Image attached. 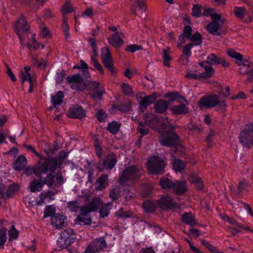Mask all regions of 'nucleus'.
<instances>
[{"mask_svg": "<svg viewBox=\"0 0 253 253\" xmlns=\"http://www.w3.org/2000/svg\"><path fill=\"white\" fill-rule=\"evenodd\" d=\"M25 147L28 150L31 151L41 159L34 169V172L37 176L47 172L51 173H53L57 168L62 165L65 159L68 155V152L62 151L60 152L58 157L55 158H48L46 161H43L42 156L38 153L31 145H25Z\"/></svg>", "mask_w": 253, "mask_h": 253, "instance_id": "1", "label": "nucleus"}, {"mask_svg": "<svg viewBox=\"0 0 253 253\" xmlns=\"http://www.w3.org/2000/svg\"><path fill=\"white\" fill-rule=\"evenodd\" d=\"M66 81L72 89L77 91L86 88L93 98H101L104 90L102 86L98 82L90 81L86 84L79 74H75L66 78Z\"/></svg>", "mask_w": 253, "mask_h": 253, "instance_id": "2", "label": "nucleus"}, {"mask_svg": "<svg viewBox=\"0 0 253 253\" xmlns=\"http://www.w3.org/2000/svg\"><path fill=\"white\" fill-rule=\"evenodd\" d=\"M102 200L99 198H95L92 200L90 203L84 207L75 219L76 224L81 225H89L91 222V219L89 213L94 211L97 208L100 207Z\"/></svg>", "mask_w": 253, "mask_h": 253, "instance_id": "3", "label": "nucleus"}, {"mask_svg": "<svg viewBox=\"0 0 253 253\" xmlns=\"http://www.w3.org/2000/svg\"><path fill=\"white\" fill-rule=\"evenodd\" d=\"M198 106L201 109L212 108L217 106V110L221 111H225L227 108L225 102L219 101L218 97L216 95L202 97L198 102Z\"/></svg>", "mask_w": 253, "mask_h": 253, "instance_id": "4", "label": "nucleus"}, {"mask_svg": "<svg viewBox=\"0 0 253 253\" xmlns=\"http://www.w3.org/2000/svg\"><path fill=\"white\" fill-rule=\"evenodd\" d=\"M140 176L139 169L135 166L126 167L120 178L123 185H129L137 180Z\"/></svg>", "mask_w": 253, "mask_h": 253, "instance_id": "5", "label": "nucleus"}, {"mask_svg": "<svg viewBox=\"0 0 253 253\" xmlns=\"http://www.w3.org/2000/svg\"><path fill=\"white\" fill-rule=\"evenodd\" d=\"M199 64L202 68H204L205 72L197 74L191 70H188L185 77L189 79L200 80L202 78H209L214 74V70L213 68L207 65L205 61L200 62Z\"/></svg>", "mask_w": 253, "mask_h": 253, "instance_id": "6", "label": "nucleus"}, {"mask_svg": "<svg viewBox=\"0 0 253 253\" xmlns=\"http://www.w3.org/2000/svg\"><path fill=\"white\" fill-rule=\"evenodd\" d=\"M165 166L164 161L159 157L152 156L148 159V170L151 174L163 173Z\"/></svg>", "mask_w": 253, "mask_h": 253, "instance_id": "7", "label": "nucleus"}, {"mask_svg": "<svg viewBox=\"0 0 253 253\" xmlns=\"http://www.w3.org/2000/svg\"><path fill=\"white\" fill-rule=\"evenodd\" d=\"M101 59L105 66L112 74L116 73V69L114 68L113 59L108 47H105L101 49Z\"/></svg>", "mask_w": 253, "mask_h": 253, "instance_id": "8", "label": "nucleus"}, {"mask_svg": "<svg viewBox=\"0 0 253 253\" xmlns=\"http://www.w3.org/2000/svg\"><path fill=\"white\" fill-rule=\"evenodd\" d=\"M146 124L141 122L138 126V130L142 135H145L148 132L149 128L151 126L152 123L157 121L154 115L152 113L147 114L145 116Z\"/></svg>", "mask_w": 253, "mask_h": 253, "instance_id": "9", "label": "nucleus"}, {"mask_svg": "<svg viewBox=\"0 0 253 253\" xmlns=\"http://www.w3.org/2000/svg\"><path fill=\"white\" fill-rule=\"evenodd\" d=\"M116 159L115 155L113 153L108 154L103 161L99 163L97 166V169L100 171L104 169H111L115 165Z\"/></svg>", "mask_w": 253, "mask_h": 253, "instance_id": "10", "label": "nucleus"}, {"mask_svg": "<svg viewBox=\"0 0 253 253\" xmlns=\"http://www.w3.org/2000/svg\"><path fill=\"white\" fill-rule=\"evenodd\" d=\"M28 29L29 27L27 24L24 17L23 16H20L19 19L14 24V30L20 39L21 44H22L23 39L21 33H27Z\"/></svg>", "mask_w": 253, "mask_h": 253, "instance_id": "11", "label": "nucleus"}, {"mask_svg": "<svg viewBox=\"0 0 253 253\" xmlns=\"http://www.w3.org/2000/svg\"><path fill=\"white\" fill-rule=\"evenodd\" d=\"M178 139L179 137L175 133L170 132L167 134L166 138H160V142L162 145L172 147L178 144Z\"/></svg>", "mask_w": 253, "mask_h": 253, "instance_id": "12", "label": "nucleus"}, {"mask_svg": "<svg viewBox=\"0 0 253 253\" xmlns=\"http://www.w3.org/2000/svg\"><path fill=\"white\" fill-rule=\"evenodd\" d=\"M212 22L207 27V30L212 35H219L217 30L220 27V17L219 15H212L211 16Z\"/></svg>", "mask_w": 253, "mask_h": 253, "instance_id": "13", "label": "nucleus"}, {"mask_svg": "<svg viewBox=\"0 0 253 253\" xmlns=\"http://www.w3.org/2000/svg\"><path fill=\"white\" fill-rule=\"evenodd\" d=\"M124 37V35L122 32H117L109 36L108 38V41L112 46L115 47H119L124 43L123 40Z\"/></svg>", "mask_w": 253, "mask_h": 253, "instance_id": "14", "label": "nucleus"}, {"mask_svg": "<svg viewBox=\"0 0 253 253\" xmlns=\"http://www.w3.org/2000/svg\"><path fill=\"white\" fill-rule=\"evenodd\" d=\"M157 204L162 209H171L175 207L172 199L169 196L162 198L157 202Z\"/></svg>", "mask_w": 253, "mask_h": 253, "instance_id": "15", "label": "nucleus"}, {"mask_svg": "<svg viewBox=\"0 0 253 253\" xmlns=\"http://www.w3.org/2000/svg\"><path fill=\"white\" fill-rule=\"evenodd\" d=\"M171 190L172 191L177 194H182L185 193L187 187L185 181H176L173 182Z\"/></svg>", "mask_w": 253, "mask_h": 253, "instance_id": "16", "label": "nucleus"}, {"mask_svg": "<svg viewBox=\"0 0 253 253\" xmlns=\"http://www.w3.org/2000/svg\"><path fill=\"white\" fill-rule=\"evenodd\" d=\"M69 115L74 118H82L85 115V112L82 107L76 105L70 109Z\"/></svg>", "mask_w": 253, "mask_h": 253, "instance_id": "17", "label": "nucleus"}, {"mask_svg": "<svg viewBox=\"0 0 253 253\" xmlns=\"http://www.w3.org/2000/svg\"><path fill=\"white\" fill-rule=\"evenodd\" d=\"M89 246L97 252H99L106 247V243L103 238H99L92 242Z\"/></svg>", "mask_w": 253, "mask_h": 253, "instance_id": "18", "label": "nucleus"}, {"mask_svg": "<svg viewBox=\"0 0 253 253\" xmlns=\"http://www.w3.org/2000/svg\"><path fill=\"white\" fill-rule=\"evenodd\" d=\"M156 99V94H153L144 97L139 103L140 109L143 111L146 107L154 103Z\"/></svg>", "mask_w": 253, "mask_h": 253, "instance_id": "19", "label": "nucleus"}, {"mask_svg": "<svg viewBox=\"0 0 253 253\" xmlns=\"http://www.w3.org/2000/svg\"><path fill=\"white\" fill-rule=\"evenodd\" d=\"M168 102L164 100L157 101L154 106V109L158 113H164L168 107Z\"/></svg>", "mask_w": 253, "mask_h": 253, "instance_id": "20", "label": "nucleus"}, {"mask_svg": "<svg viewBox=\"0 0 253 253\" xmlns=\"http://www.w3.org/2000/svg\"><path fill=\"white\" fill-rule=\"evenodd\" d=\"M65 219L64 216L59 214H55L51 217V223L57 228H60L64 226Z\"/></svg>", "mask_w": 253, "mask_h": 253, "instance_id": "21", "label": "nucleus"}, {"mask_svg": "<svg viewBox=\"0 0 253 253\" xmlns=\"http://www.w3.org/2000/svg\"><path fill=\"white\" fill-rule=\"evenodd\" d=\"M97 50H93L91 54L90 58H91V62L94 68L98 70L100 74H104V70L102 67L101 65L97 61Z\"/></svg>", "mask_w": 253, "mask_h": 253, "instance_id": "22", "label": "nucleus"}, {"mask_svg": "<svg viewBox=\"0 0 253 253\" xmlns=\"http://www.w3.org/2000/svg\"><path fill=\"white\" fill-rule=\"evenodd\" d=\"M27 164V160L25 156L21 155L17 158L14 164V168L16 170H21L24 169Z\"/></svg>", "mask_w": 253, "mask_h": 253, "instance_id": "23", "label": "nucleus"}, {"mask_svg": "<svg viewBox=\"0 0 253 253\" xmlns=\"http://www.w3.org/2000/svg\"><path fill=\"white\" fill-rule=\"evenodd\" d=\"M182 220L183 223L191 226H194L197 223L194 216L191 212H187L182 214Z\"/></svg>", "mask_w": 253, "mask_h": 253, "instance_id": "24", "label": "nucleus"}, {"mask_svg": "<svg viewBox=\"0 0 253 253\" xmlns=\"http://www.w3.org/2000/svg\"><path fill=\"white\" fill-rule=\"evenodd\" d=\"M234 13L237 18L240 19H243L245 16H248L250 19L251 16L249 14L248 11L244 7H236L234 9Z\"/></svg>", "mask_w": 253, "mask_h": 253, "instance_id": "25", "label": "nucleus"}, {"mask_svg": "<svg viewBox=\"0 0 253 253\" xmlns=\"http://www.w3.org/2000/svg\"><path fill=\"white\" fill-rule=\"evenodd\" d=\"M45 182L42 181L41 179L40 180H34L30 183L29 188L30 191L32 192L36 191H40L42 189V186L44 185Z\"/></svg>", "mask_w": 253, "mask_h": 253, "instance_id": "26", "label": "nucleus"}, {"mask_svg": "<svg viewBox=\"0 0 253 253\" xmlns=\"http://www.w3.org/2000/svg\"><path fill=\"white\" fill-rule=\"evenodd\" d=\"M170 110L173 114L181 115L186 114L188 112V109L185 105L173 106Z\"/></svg>", "mask_w": 253, "mask_h": 253, "instance_id": "27", "label": "nucleus"}, {"mask_svg": "<svg viewBox=\"0 0 253 253\" xmlns=\"http://www.w3.org/2000/svg\"><path fill=\"white\" fill-rule=\"evenodd\" d=\"M96 189L101 190L105 188L108 185V177L106 175H103L99 177L96 183Z\"/></svg>", "mask_w": 253, "mask_h": 253, "instance_id": "28", "label": "nucleus"}, {"mask_svg": "<svg viewBox=\"0 0 253 253\" xmlns=\"http://www.w3.org/2000/svg\"><path fill=\"white\" fill-rule=\"evenodd\" d=\"M64 93L61 91H59L54 95L52 96L51 101L54 106L60 105L63 102Z\"/></svg>", "mask_w": 253, "mask_h": 253, "instance_id": "29", "label": "nucleus"}, {"mask_svg": "<svg viewBox=\"0 0 253 253\" xmlns=\"http://www.w3.org/2000/svg\"><path fill=\"white\" fill-rule=\"evenodd\" d=\"M252 136L248 132L243 130L240 133L239 140L241 143L247 145L252 139Z\"/></svg>", "mask_w": 253, "mask_h": 253, "instance_id": "30", "label": "nucleus"}, {"mask_svg": "<svg viewBox=\"0 0 253 253\" xmlns=\"http://www.w3.org/2000/svg\"><path fill=\"white\" fill-rule=\"evenodd\" d=\"M221 61V58H218L214 54H211L207 57V61L205 62L208 66L214 64H219Z\"/></svg>", "mask_w": 253, "mask_h": 253, "instance_id": "31", "label": "nucleus"}, {"mask_svg": "<svg viewBox=\"0 0 253 253\" xmlns=\"http://www.w3.org/2000/svg\"><path fill=\"white\" fill-rule=\"evenodd\" d=\"M170 50V48L169 47H167L162 50V58L164 60V65L167 66H169V63L171 60V57L169 55Z\"/></svg>", "mask_w": 253, "mask_h": 253, "instance_id": "32", "label": "nucleus"}, {"mask_svg": "<svg viewBox=\"0 0 253 253\" xmlns=\"http://www.w3.org/2000/svg\"><path fill=\"white\" fill-rule=\"evenodd\" d=\"M173 169L176 171L181 172L185 168V163L180 159H175L172 163Z\"/></svg>", "mask_w": 253, "mask_h": 253, "instance_id": "33", "label": "nucleus"}, {"mask_svg": "<svg viewBox=\"0 0 253 253\" xmlns=\"http://www.w3.org/2000/svg\"><path fill=\"white\" fill-rule=\"evenodd\" d=\"M68 208L72 212H80L84 207H82L77 201H72L68 203Z\"/></svg>", "mask_w": 253, "mask_h": 253, "instance_id": "34", "label": "nucleus"}, {"mask_svg": "<svg viewBox=\"0 0 253 253\" xmlns=\"http://www.w3.org/2000/svg\"><path fill=\"white\" fill-rule=\"evenodd\" d=\"M194 46L200 45L202 42V36L199 33L191 35L189 38Z\"/></svg>", "mask_w": 253, "mask_h": 253, "instance_id": "35", "label": "nucleus"}, {"mask_svg": "<svg viewBox=\"0 0 253 253\" xmlns=\"http://www.w3.org/2000/svg\"><path fill=\"white\" fill-rule=\"evenodd\" d=\"M157 205V203L156 204L151 201H146L143 204V208L146 212H152L155 210Z\"/></svg>", "mask_w": 253, "mask_h": 253, "instance_id": "36", "label": "nucleus"}, {"mask_svg": "<svg viewBox=\"0 0 253 253\" xmlns=\"http://www.w3.org/2000/svg\"><path fill=\"white\" fill-rule=\"evenodd\" d=\"M116 215L120 218H127L133 215L132 212L124 211L123 208H121L116 212Z\"/></svg>", "mask_w": 253, "mask_h": 253, "instance_id": "37", "label": "nucleus"}, {"mask_svg": "<svg viewBox=\"0 0 253 253\" xmlns=\"http://www.w3.org/2000/svg\"><path fill=\"white\" fill-rule=\"evenodd\" d=\"M20 81L22 84H23L25 81H29V84L32 83L33 80L31 78V75L30 73H24L23 71H21L19 75Z\"/></svg>", "mask_w": 253, "mask_h": 253, "instance_id": "38", "label": "nucleus"}, {"mask_svg": "<svg viewBox=\"0 0 253 253\" xmlns=\"http://www.w3.org/2000/svg\"><path fill=\"white\" fill-rule=\"evenodd\" d=\"M120 124L113 121L108 125L107 129L112 133L116 134L119 130Z\"/></svg>", "mask_w": 253, "mask_h": 253, "instance_id": "39", "label": "nucleus"}, {"mask_svg": "<svg viewBox=\"0 0 253 253\" xmlns=\"http://www.w3.org/2000/svg\"><path fill=\"white\" fill-rule=\"evenodd\" d=\"M160 184L164 189H171L173 182L168 178L164 177L161 180Z\"/></svg>", "mask_w": 253, "mask_h": 253, "instance_id": "40", "label": "nucleus"}, {"mask_svg": "<svg viewBox=\"0 0 253 253\" xmlns=\"http://www.w3.org/2000/svg\"><path fill=\"white\" fill-rule=\"evenodd\" d=\"M166 96L168 98H169L171 101L177 100L178 102H181V100H183L184 101L187 102V101L184 97L179 95L176 92H175L168 93L166 94Z\"/></svg>", "mask_w": 253, "mask_h": 253, "instance_id": "41", "label": "nucleus"}, {"mask_svg": "<svg viewBox=\"0 0 253 253\" xmlns=\"http://www.w3.org/2000/svg\"><path fill=\"white\" fill-rule=\"evenodd\" d=\"M98 209H100L99 212L102 217L104 218L109 215L110 212V209L108 208L107 205L103 206L102 203L101 205H100V207L98 208ZM96 209H98V208Z\"/></svg>", "mask_w": 253, "mask_h": 253, "instance_id": "42", "label": "nucleus"}, {"mask_svg": "<svg viewBox=\"0 0 253 253\" xmlns=\"http://www.w3.org/2000/svg\"><path fill=\"white\" fill-rule=\"evenodd\" d=\"M74 10V8L71 6L70 1H66L63 4L61 11L63 14H68Z\"/></svg>", "mask_w": 253, "mask_h": 253, "instance_id": "43", "label": "nucleus"}, {"mask_svg": "<svg viewBox=\"0 0 253 253\" xmlns=\"http://www.w3.org/2000/svg\"><path fill=\"white\" fill-rule=\"evenodd\" d=\"M55 210L52 206H46L44 211V217L49 216L52 217L54 215H55Z\"/></svg>", "mask_w": 253, "mask_h": 253, "instance_id": "44", "label": "nucleus"}, {"mask_svg": "<svg viewBox=\"0 0 253 253\" xmlns=\"http://www.w3.org/2000/svg\"><path fill=\"white\" fill-rule=\"evenodd\" d=\"M62 30L64 33L66 39H68L70 37V34L69 32V26L67 24V19L65 17L63 18L62 23Z\"/></svg>", "mask_w": 253, "mask_h": 253, "instance_id": "45", "label": "nucleus"}, {"mask_svg": "<svg viewBox=\"0 0 253 253\" xmlns=\"http://www.w3.org/2000/svg\"><path fill=\"white\" fill-rule=\"evenodd\" d=\"M9 240L11 241L17 238L18 231L15 229L14 226L12 225L8 232Z\"/></svg>", "mask_w": 253, "mask_h": 253, "instance_id": "46", "label": "nucleus"}, {"mask_svg": "<svg viewBox=\"0 0 253 253\" xmlns=\"http://www.w3.org/2000/svg\"><path fill=\"white\" fill-rule=\"evenodd\" d=\"M6 241V229L3 228L0 230V248L2 247Z\"/></svg>", "mask_w": 253, "mask_h": 253, "instance_id": "47", "label": "nucleus"}, {"mask_svg": "<svg viewBox=\"0 0 253 253\" xmlns=\"http://www.w3.org/2000/svg\"><path fill=\"white\" fill-rule=\"evenodd\" d=\"M122 89L124 93L127 95H132L133 94L132 88L128 84L123 83L122 85Z\"/></svg>", "mask_w": 253, "mask_h": 253, "instance_id": "48", "label": "nucleus"}, {"mask_svg": "<svg viewBox=\"0 0 253 253\" xmlns=\"http://www.w3.org/2000/svg\"><path fill=\"white\" fill-rule=\"evenodd\" d=\"M227 54L229 56L235 58L239 61L241 60L243 58L242 55L240 53L235 52L232 49H229L227 51Z\"/></svg>", "mask_w": 253, "mask_h": 253, "instance_id": "49", "label": "nucleus"}, {"mask_svg": "<svg viewBox=\"0 0 253 253\" xmlns=\"http://www.w3.org/2000/svg\"><path fill=\"white\" fill-rule=\"evenodd\" d=\"M41 34L44 38H49L50 37V33L47 28L44 24L40 26Z\"/></svg>", "mask_w": 253, "mask_h": 253, "instance_id": "50", "label": "nucleus"}, {"mask_svg": "<svg viewBox=\"0 0 253 253\" xmlns=\"http://www.w3.org/2000/svg\"><path fill=\"white\" fill-rule=\"evenodd\" d=\"M192 15L195 17H199L202 15L200 6L198 4H195L192 8Z\"/></svg>", "mask_w": 253, "mask_h": 253, "instance_id": "51", "label": "nucleus"}, {"mask_svg": "<svg viewBox=\"0 0 253 253\" xmlns=\"http://www.w3.org/2000/svg\"><path fill=\"white\" fill-rule=\"evenodd\" d=\"M193 47V44L189 43L186 45L183 49V54L186 56L187 57H189L191 55V49Z\"/></svg>", "mask_w": 253, "mask_h": 253, "instance_id": "52", "label": "nucleus"}, {"mask_svg": "<svg viewBox=\"0 0 253 253\" xmlns=\"http://www.w3.org/2000/svg\"><path fill=\"white\" fill-rule=\"evenodd\" d=\"M141 49L142 46L141 45H138L137 44H133L127 46L126 48V50L133 53L135 51L140 50Z\"/></svg>", "mask_w": 253, "mask_h": 253, "instance_id": "53", "label": "nucleus"}, {"mask_svg": "<svg viewBox=\"0 0 253 253\" xmlns=\"http://www.w3.org/2000/svg\"><path fill=\"white\" fill-rule=\"evenodd\" d=\"M223 219L224 220H226L227 222L230 223V224L237 226V227L239 228H243V225H242L241 224L238 223L235 219H234L233 218L229 217V216L227 215H225V216L223 217Z\"/></svg>", "mask_w": 253, "mask_h": 253, "instance_id": "54", "label": "nucleus"}, {"mask_svg": "<svg viewBox=\"0 0 253 253\" xmlns=\"http://www.w3.org/2000/svg\"><path fill=\"white\" fill-rule=\"evenodd\" d=\"M189 180L192 183H197L198 186L197 187L199 189L202 188V185L200 182V179L196 175L190 176L189 178Z\"/></svg>", "mask_w": 253, "mask_h": 253, "instance_id": "55", "label": "nucleus"}, {"mask_svg": "<svg viewBox=\"0 0 253 253\" xmlns=\"http://www.w3.org/2000/svg\"><path fill=\"white\" fill-rule=\"evenodd\" d=\"M93 15V10L91 7L87 8L81 15L83 18L90 17L91 18Z\"/></svg>", "mask_w": 253, "mask_h": 253, "instance_id": "56", "label": "nucleus"}, {"mask_svg": "<svg viewBox=\"0 0 253 253\" xmlns=\"http://www.w3.org/2000/svg\"><path fill=\"white\" fill-rule=\"evenodd\" d=\"M81 67L84 69L83 71V74L85 77H89V73L87 70L88 66L86 63H85L83 60L81 61Z\"/></svg>", "mask_w": 253, "mask_h": 253, "instance_id": "57", "label": "nucleus"}, {"mask_svg": "<svg viewBox=\"0 0 253 253\" xmlns=\"http://www.w3.org/2000/svg\"><path fill=\"white\" fill-rule=\"evenodd\" d=\"M246 187L247 184L245 181H240L238 186V194H240L242 192H243L246 189Z\"/></svg>", "mask_w": 253, "mask_h": 253, "instance_id": "58", "label": "nucleus"}, {"mask_svg": "<svg viewBox=\"0 0 253 253\" xmlns=\"http://www.w3.org/2000/svg\"><path fill=\"white\" fill-rule=\"evenodd\" d=\"M46 202H48L47 199H46L44 195L43 194V193H41L40 197V199L38 200L37 202V204L38 205L41 206L44 204H45Z\"/></svg>", "mask_w": 253, "mask_h": 253, "instance_id": "59", "label": "nucleus"}, {"mask_svg": "<svg viewBox=\"0 0 253 253\" xmlns=\"http://www.w3.org/2000/svg\"><path fill=\"white\" fill-rule=\"evenodd\" d=\"M213 9L211 8H205L203 11V15L206 16H210L211 17L212 15H217L213 13Z\"/></svg>", "mask_w": 253, "mask_h": 253, "instance_id": "60", "label": "nucleus"}, {"mask_svg": "<svg viewBox=\"0 0 253 253\" xmlns=\"http://www.w3.org/2000/svg\"><path fill=\"white\" fill-rule=\"evenodd\" d=\"M43 16L44 18L48 19L53 17V14L50 9H46L43 12Z\"/></svg>", "mask_w": 253, "mask_h": 253, "instance_id": "61", "label": "nucleus"}, {"mask_svg": "<svg viewBox=\"0 0 253 253\" xmlns=\"http://www.w3.org/2000/svg\"><path fill=\"white\" fill-rule=\"evenodd\" d=\"M119 196L118 190L115 188L113 189L110 193V197L111 199L115 200L118 199Z\"/></svg>", "mask_w": 253, "mask_h": 253, "instance_id": "62", "label": "nucleus"}, {"mask_svg": "<svg viewBox=\"0 0 253 253\" xmlns=\"http://www.w3.org/2000/svg\"><path fill=\"white\" fill-rule=\"evenodd\" d=\"M96 117L99 121L100 122L104 121L106 117V115L103 113L101 111H98L96 113Z\"/></svg>", "mask_w": 253, "mask_h": 253, "instance_id": "63", "label": "nucleus"}, {"mask_svg": "<svg viewBox=\"0 0 253 253\" xmlns=\"http://www.w3.org/2000/svg\"><path fill=\"white\" fill-rule=\"evenodd\" d=\"M139 253H155V252L152 247H149L142 249Z\"/></svg>", "mask_w": 253, "mask_h": 253, "instance_id": "64", "label": "nucleus"}]
</instances>
